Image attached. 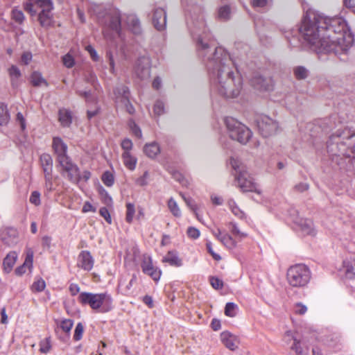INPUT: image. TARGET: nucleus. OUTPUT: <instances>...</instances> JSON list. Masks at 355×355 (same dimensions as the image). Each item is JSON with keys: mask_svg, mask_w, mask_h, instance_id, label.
Returning a JSON list of instances; mask_svg holds the SVG:
<instances>
[{"mask_svg": "<svg viewBox=\"0 0 355 355\" xmlns=\"http://www.w3.org/2000/svg\"><path fill=\"white\" fill-rule=\"evenodd\" d=\"M193 40L196 42L198 55L207 68L212 91L226 98L239 96L242 89V78L239 74L234 62L222 47H216L209 41V35L205 31L203 16L191 17L187 21Z\"/></svg>", "mask_w": 355, "mask_h": 355, "instance_id": "1", "label": "nucleus"}, {"mask_svg": "<svg viewBox=\"0 0 355 355\" xmlns=\"http://www.w3.org/2000/svg\"><path fill=\"white\" fill-rule=\"evenodd\" d=\"M304 40L316 53H345L354 37L346 21L340 17L314 16L305 18L300 28Z\"/></svg>", "mask_w": 355, "mask_h": 355, "instance_id": "2", "label": "nucleus"}, {"mask_svg": "<svg viewBox=\"0 0 355 355\" xmlns=\"http://www.w3.org/2000/svg\"><path fill=\"white\" fill-rule=\"evenodd\" d=\"M54 6L52 0H27L24 9L31 16H37L40 25L49 29L54 26Z\"/></svg>", "mask_w": 355, "mask_h": 355, "instance_id": "3", "label": "nucleus"}, {"mask_svg": "<svg viewBox=\"0 0 355 355\" xmlns=\"http://www.w3.org/2000/svg\"><path fill=\"white\" fill-rule=\"evenodd\" d=\"M99 24L103 27V33L107 40L114 36L121 35V15L119 9L112 8L106 11L103 17H98Z\"/></svg>", "mask_w": 355, "mask_h": 355, "instance_id": "4", "label": "nucleus"}, {"mask_svg": "<svg viewBox=\"0 0 355 355\" xmlns=\"http://www.w3.org/2000/svg\"><path fill=\"white\" fill-rule=\"evenodd\" d=\"M78 300L83 304L89 305L92 309H101V312H107L112 309V298L107 293L83 292L79 295Z\"/></svg>", "mask_w": 355, "mask_h": 355, "instance_id": "5", "label": "nucleus"}, {"mask_svg": "<svg viewBox=\"0 0 355 355\" xmlns=\"http://www.w3.org/2000/svg\"><path fill=\"white\" fill-rule=\"evenodd\" d=\"M230 164L235 171V180L241 190L243 192L256 191V185L241 162L238 159L232 157Z\"/></svg>", "mask_w": 355, "mask_h": 355, "instance_id": "6", "label": "nucleus"}, {"mask_svg": "<svg viewBox=\"0 0 355 355\" xmlns=\"http://www.w3.org/2000/svg\"><path fill=\"white\" fill-rule=\"evenodd\" d=\"M286 278L290 286L302 288L309 282L311 271L304 264H295L288 269Z\"/></svg>", "mask_w": 355, "mask_h": 355, "instance_id": "7", "label": "nucleus"}, {"mask_svg": "<svg viewBox=\"0 0 355 355\" xmlns=\"http://www.w3.org/2000/svg\"><path fill=\"white\" fill-rule=\"evenodd\" d=\"M225 123L231 139L245 144L251 138V130L234 118L226 117L225 119Z\"/></svg>", "mask_w": 355, "mask_h": 355, "instance_id": "8", "label": "nucleus"}, {"mask_svg": "<svg viewBox=\"0 0 355 355\" xmlns=\"http://www.w3.org/2000/svg\"><path fill=\"white\" fill-rule=\"evenodd\" d=\"M259 133L263 137H268L276 133L278 129L277 121L266 115H261L256 119Z\"/></svg>", "mask_w": 355, "mask_h": 355, "instance_id": "9", "label": "nucleus"}, {"mask_svg": "<svg viewBox=\"0 0 355 355\" xmlns=\"http://www.w3.org/2000/svg\"><path fill=\"white\" fill-rule=\"evenodd\" d=\"M342 132L338 130L336 134H333L330 136L329 141L327 144V152L330 156L334 157L338 159L341 155L344 154L345 150V146L343 141H341Z\"/></svg>", "mask_w": 355, "mask_h": 355, "instance_id": "10", "label": "nucleus"}, {"mask_svg": "<svg viewBox=\"0 0 355 355\" xmlns=\"http://www.w3.org/2000/svg\"><path fill=\"white\" fill-rule=\"evenodd\" d=\"M151 62L148 55L144 54L139 56L135 61L133 71L135 76L141 79H148L150 75Z\"/></svg>", "mask_w": 355, "mask_h": 355, "instance_id": "11", "label": "nucleus"}, {"mask_svg": "<svg viewBox=\"0 0 355 355\" xmlns=\"http://www.w3.org/2000/svg\"><path fill=\"white\" fill-rule=\"evenodd\" d=\"M62 169V175L67 174L68 180L73 183H78L80 180V172L78 166L73 163L69 157L58 162Z\"/></svg>", "mask_w": 355, "mask_h": 355, "instance_id": "12", "label": "nucleus"}, {"mask_svg": "<svg viewBox=\"0 0 355 355\" xmlns=\"http://www.w3.org/2000/svg\"><path fill=\"white\" fill-rule=\"evenodd\" d=\"M289 214L292 216L293 221L298 225L304 234L311 236L315 234L313 223L311 220L300 218L297 210L295 208H291L289 210Z\"/></svg>", "mask_w": 355, "mask_h": 355, "instance_id": "13", "label": "nucleus"}, {"mask_svg": "<svg viewBox=\"0 0 355 355\" xmlns=\"http://www.w3.org/2000/svg\"><path fill=\"white\" fill-rule=\"evenodd\" d=\"M251 85L260 91H270L272 89L273 81L271 78L266 77L259 72L254 73L250 79Z\"/></svg>", "mask_w": 355, "mask_h": 355, "instance_id": "14", "label": "nucleus"}, {"mask_svg": "<svg viewBox=\"0 0 355 355\" xmlns=\"http://www.w3.org/2000/svg\"><path fill=\"white\" fill-rule=\"evenodd\" d=\"M0 240L7 247H13L18 243V232L15 228L6 227L1 230Z\"/></svg>", "mask_w": 355, "mask_h": 355, "instance_id": "15", "label": "nucleus"}, {"mask_svg": "<svg viewBox=\"0 0 355 355\" xmlns=\"http://www.w3.org/2000/svg\"><path fill=\"white\" fill-rule=\"evenodd\" d=\"M152 21L157 31H164L166 26V12L162 8H157L153 13Z\"/></svg>", "mask_w": 355, "mask_h": 355, "instance_id": "16", "label": "nucleus"}, {"mask_svg": "<svg viewBox=\"0 0 355 355\" xmlns=\"http://www.w3.org/2000/svg\"><path fill=\"white\" fill-rule=\"evenodd\" d=\"M144 273L150 276L153 280L158 281L161 276V271L154 267L150 257H144L141 265Z\"/></svg>", "mask_w": 355, "mask_h": 355, "instance_id": "17", "label": "nucleus"}, {"mask_svg": "<svg viewBox=\"0 0 355 355\" xmlns=\"http://www.w3.org/2000/svg\"><path fill=\"white\" fill-rule=\"evenodd\" d=\"M53 149L57 155L56 159L58 162L68 157L67 154V145L60 137H54L52 144Z\"/></svg>", "mask_w": 355, "mask_h": 355, "instance_id": "18", "label": "nucleus"}, {"mask_svg": "<svg viewBox=\"0 0 355 355\" xmlns=\"http://www.w3.org/2000/svg\"><path fill=\"white\" fill-rule=\"evenodd\" d=\"M94 259L89 251H82L78 257V266L82 269L89 271L94 266Z\"/></svg>", "mask_w": 355, "mask_h": 355, "instance_id": "19", "label": "nucleus"}, {"mask_svg": "<svg viewBox=\"0 0 355 355\" xmlns=\"http://www.w3.org/2000/svg\"><path fill=\"white\" fill-rule=\"evenodd\" d=\"M33 251L31 248H28L26 252V259L24 263L15 269V274L18 276H21L26 272L27 269L30 270L33 267Z\"/></svg>", "mask_w": 355, "mask_h": 355, "instance_id": "20", "label": "nucleus"}, {"mask_svg": "<svg viewBox=\"0 0 355 355\" xmlns=\"http://www.w3.org/2000/svg\"><path fill=\"white\" fill-rule=\"evenodd\" d=\"M223 344L229 349L234 351L238 348L239 341L237 338L228 331H223L220 334Z\"/></svg>", "mask_w": 355, "mask_h": 355, "instance_id": "21", "label": "nucleus"}, {"mask_svg": "<svg viewBox=\"0 0 355 355\" xmlns=\"http://www.w3.org/2000/svg\"><path fill=\"white\" fill-rule=\"evenodd\" d=\"M11 86L13 89H17L21 84V73L15 65H12L8 69Z\"/></svg>", "mask_w": 355, "mask_h": 355, "instance_id": "22", "label": "nucleus"}, {"mask_svg": "<svg viewBox=\"0 0 355 355\" xmlns=\"http://www.w3.org/2000/svg\"><path fill=\"white\" fill-rule=\"evenodd\" d=\"M58 120L62 127H69L72 123V113L69 110L61 108L58 111Z\"/></svg>", "mask_w": 355, "mask_h": 355, "instance_id": "23", "label": "nucleus"}, {"mask_svg": "<svg viewBox=\"0 0 355 355\" xmlns=\"http://www.w3.org/2000/svg\"><path fill=\"white\" fill-rule=\"evenodd\" d=\"M114 95L116 103L123 102V98H130V90L127 86L119 85L114 89Z\"/></svg>", "mask_w": 355, "mask_h": 355, "instance_id": "24", "label": "nucleus"}, {"mask_svg": "<svg viewBox=\"0 0 355 355\" xmlns=\"http://www.w3.org/2000/svg\"><path fill=\"white\" fill-rule=\"evenodd\" d=\"M17 259V254L14 251L10 252L4 258L3 261V270L6 273H9L12 270Z\"/></svg>", "mask_w": 355, "mask_h": 355, "instance_id": "25", "label": "nucleus"}, {"mask_svg": "<svg viewBox=\"0 0 355 355\" xmlns=\"http://www.w3.org/2000/svg\"><path fill=\"white\" fill-rule=\"evenodd\" d=\"M128 28L134 33L139 34L140 33V23L137 16L129 15L126 17L125 21Z\"/></svg>", "mask_w": 355, "mask_h": 355, "instance_id": "26", "label": "nucleus"}, {"mask_svg": "<svg viewBox=\"0 0 355 355\" xmlns=\"http://www.w3.org/2000/svg\"><path fill=\"white\" fill-rule=\"evenodd\" d=\"M40 162L44 174L52 173L53 159L50 155L42 154L40 156Z\"/></svg>", "mask_w": 355, "mask_h": 355, "instance_id": "27", "label": "nucleus"}, {"mask_svg": "<svg viewBox=\"0 0 355 355\" xmlns=\"http://www.w3.org/2000/svg\"><path fill=\"white\" fill-rule=\"evenodd\" d=\"M163 262L168 263L172 266L180 267L182 265V260L178 257L174 252H168L165 257H163Z\"/></svg>", "mask_w": 355, "mask_h": 355, "instance_id": "28", "label": "nucleus"}, {"mask_svg": "<svg viewBox=\"0 0 355 355\" xmlns=\"http://www.w3.org/2000/svg\"><path fill=\"white\" fill-rule=\"evenodd\" d=\"M144 152L148 157L154 158L160 152L159 146L156 142L146 144L144 148Z\"/></svg>", "mask_w": 355, "mask_h": 355, "instance_id": "29", "label": "nucleus"}, {"mask_svg": "<svg viewBox=\"0 0 355 355\" xmlns=\"http://www.w3.org/2000/svg\"><path fill=\"white\" fill-rule=\"evenodd\" d=\"M123 164L129 170H135L137 164V158L133 157L130 152H123L122 154Z\"/></svg>", "mask_w": 355, "mask_h": 355, "instance_id": "30", "label": "nucleus"}, {"mask_svg": "<svg viewBox=\"0 0 355 355\" xmlns=\"http://www.w3.org/2000/svg\"><path fill=\"white\" fill-rule=\"evenodd\" d=\"M345 275L349 279L355 278V259L345 261Z\"/></svg>", "mask_w": 355, "mask_h": 355, "instance_id": "31", "label": "nucleus"}, {"mask_svg": "<svg viewBox=\"0 0 355 355\" xmlns=\"http://www.w3.org/2000/svg\"><path fill=\"white\" fill-rule=\"evenodd\" d=\"M31 82L35 87L41 86L42 84L47 85L46 80L42 77L40 72L34 71L31 76Z\"/></svg>", "mask_w": 355, "mask_h": 355, "instance_id": "32", "label": "nucleus"}, {"mask_svg": "<svg viewBox=\"0 0 355 355\" xmlns=\"http://www.w3.org/2000/svg\"><path fill=\"white\" fill-rule=\"evenodd\" d=\"M284 339H286L287 342L293 340V344L291 346V349L295 351L297 354H302V348L300 346V342L297 341L296 338H294L290 332H286Z\"/></svg>", "mask_w": 355, "mask_h": 355, "instance_id": "33", "label": "nucleus"}, {"mask_svg": "<svg viewBox=\"0 0 355 355\" xmlns=\"http://www.w3.org/2000/svg\"><path fill=\"white\" fill-rule=\"evenodd\" d=\"M295 77L297 80H304L309 76V71L302 66H297L293 69Z\"/></svg>", "mask_w": 355, "mask_h": 355, "instance_id": "34", "label": "nucleus"}, {"mask_svg": "<svg viewBox=\"0 0 355 355\" xmlns=\"http://www.w3.org/2000/svg\"><path fill=\"white\" fill-rule=\"evenodd\" d=\"M219 241L227 248L232 249L236 245V241L230 235L227 234H223Z\"/></svg>", "mask_w": 355, "mask_h": 355, "instance_id": "35", "label": "nucleus"}, {"mask_svg": "<svg viewBox=\"0 0 355 355\" xmlns=\"http://www.w3.org/2000/svg\"><path fill=\"white\" fill-rule=\"evenodd\" d=\"M10 119V115L6 106L0 103V125H6Z\"/></svg>", "mask_w": 355, "mask_h": 355, "instance_id": "36", "label": "nucleus"}, {"mask_svg": "<svg viewBox=\"0 0 355 355\" xmlns=\"http://www.w3.org/2000/svg\"><path fill=\"white\" fill-rule=\"evenodd\" d=\"M168 207L171 212V214L175 217L181 216V211L176 202V201L171 198L168 201Z\"/></svg>", "mask_w": 355, "mask_h": 355, "instance_id": "37", "label": "nucleus"}, {"mask_svg": "<svg viewBox=\"0 0 355 355\" xmlns=\"http://www.w3.org/2000/svg\"><path fill=\"white\" fill-rule=\"evenodd\" d=\"M228 206L231 209L232 212L237 217L241 218L244 216V213L239 209L235 201L230 199L227 202Z\"/></svg>", "mask_w": 355, "mask_h": 355, "instance_id": "38", "label": "nucleus"}, {"mask_svg": "<svg viewBox=\"0 0 355 355\" xmlns=\"http://www.w3.org/2000/svg\"><path fill=\"white\" fill-rule=\"evenodd\" d=\"M101 180L103 184L107 187H112L114 182V178L113 174L108 171H105L103 173Z\"/></svg>", "mask_w": 355, "mask_h": 355, "instance_id": "39", "label": "nucleus"}, {"mask_svg": "<svg viewBox=\"0 0 355 355\" xmlns=\"http://www.w3.org/2000/svg\"><path fill=\"white\" fill-rule=\"evenodd\" d=\"M51 349V338H46L40 343V351L41 353L47 354Z\"/></svg>", "mask_w": 355, "mask_h": 355, "instance_id": "40", "label": "nucleus"}, {"mask_svg": "<svg viewBox=\"0 0 355 355\" xmlns=\"http://www.w3.org/2000/svg\"><path fill=\"white\" fill-rule=\"evenodd\" d=\"M231 14L230 8L228 6H224L218 10V17L220 19L226 21L230 19Z\"/></svg>", "mask_w": 355, "mask_h": 355, "instance_id": "41", "label": "nucleus"}, {"mask_svg": "<svg viewBox=\"0 0 355 355\" xmlns=\"http://www.w3.org/2000/svg\"><path fill=\"white\" fill-rule=\"evenodd\" d=\"M12 19L19 24H22L25 17L23 12L18 9H13L11 13Z\"/></svg>", "mask_w": 355, "mask_h": 355, "instance_id": "42", "label": "nucleus"}, {"mask_svg": "<svg viewBox=\"0 0 355 355\" xmlns=\"http://www.w3.org/2000/svg\"><path fill=\"white\" fill-rule=\"evenodd\" d=\"M135 213V206L132 203L126 204V216L125 220L128 223H131L133 220V216Z\"/></svg>", "mask_w": 355, "mask_h": 355, "instance_id": "43", "label": "nucleus"}, {"mask_svg": "<svg viewBox=\"0 0 355 355\" xmlns=\"http://www.w3.org/2000/svg\"><path fill=\"white\" fill-rule=\"evenodd\" d=\"M45 287L46 284L44 280L42 278H39L33 282L31 289L33 292H41L45 288Z\"/></svg>", "mask_w": 355, "mask_h": 355, "instance_id": "44", "label": "nucleus"}, {"mask_svg": "<svg viewBox=\"0 0 355 355\" xmlns=\"http://www.w3.org/2000/svg\"><path fill=\"white\" fill-rule=\"evenodd\" d=\"M229 225L232 234L236 237H239V239L245 238L248 236L246 233L241 232L235 223H230Z\"/></svg>", "mask_w": 355, "mask_h": 355, "instance_id": "45", "label": "nucleus"}, {"mask_svg": "<svg viewBox=\"0 0 355 355\" xmlns=\"http://www.w3.org/2000/svg\"><path fill=\"white\" fill-rule=\"evenodd\" d=\"M236 304L233 302H227L225 307V314L228 317H234L236 315Z\"/></svg>", "mask_w": 355, "mask_h": 355, "instance_id": "46", "label": "nucleus"}, {"mask_svg": "<svg viewBox=\"0 0 355 355\" xmlns=\"http://www.w3.org/2000/svg\"><path fill=\"white\" fill-rule=\"evenodd\" d=\"M128 125L132 131V134H134L137 137L141 138L142 136L141 130L139 127L135 123L133 119H130L128 121Z\"/></svg>", "mask_w": 355, "mask_h": 355, "instance_id": "47", "label": "nucleus"}, {"mask_svg": "<svg viewBox=\"0 0 355 355\" xmlns=\"http://www.w3.org/2000/svg\"><path fill=\"white\" fill-rule=\"evenodd\" d=\"M73 325V320L70 319H65L61 321L60 327L62 329V330L67 334H69L72 327Z\"/></svg>", "mask_w": 355, "mask_h": 355, "instance_id": "48", "label": "nucleus"}, {"mask_svg": "<svg viewBox=\"0 0 355 355\" xmlns=\"http://www.w3.org/2000/svg\"><path fill=\"white\" fill-rule=\"evenodd\" d=\"M83 331L84 326L81 322L78 323L75 328L73 339L76 341L80 340L83 337Z\"/></svg>", "mask_w": 355, "mask_h": 355, "instance_id": "49", "label": "nucleus"}, {"mask_svg": "<svg viewBox=\"0 0 355 355\" xmlns=\"http://www.w3.org/2000/svg\"><path fill=\"white\" fill-rule=\"evenodd\" d=\"M121 104L125 107L126 112L130 114H134L135 109L132 104L130 101L129 98H123V102Z\"/></svg>", "mask_w": 355, "mask_h": 355, "instance_id": "50", "label": "nucleus"}, {"mask_svg": "<svg viewBox=\"0 0 355 355\" xmlns=\"http://www.w3.org/2000/svg\"><path fill=\"white\" fill-rule=\"evenodd\" d=\"M153 110H154L155 114H156L157 116H160L161 114H162L164 112V103L160 100L157 101L154 105Z\"/></svg>", "mask_w": 355, "mask_h": 355, "instance_id": "51", "label": "nucleus"}, {"mask_svg": "<svg viewBox=\"0 0 355 355\" xmlns=\"http://www.w3.org/2000/svg\"><path fill=\"white\" fill-rule=\"evenodd\" d=\"M63 64L67 68H71L74 65V59L69 53L64 55L62 57Z\"/></svg>", "mask_w": 355, "mask_h": 355, "instance_id": "52", "label": "nucleus"}, {"mask_svg": "<svg viewBox=\"0 0 355 355\" xmlns=\"http://www.w3.org/2000/svg\"><path fill=\"white\" fill-rule=\"evenodd\" d=\"M209 281L211 286L215 289H221L223 286V281L218 277H211Z\"/></svg>", "mask_w": 355, "mask_h": 355, "instance_id": "53", "label": "nucleus"}, {"mask_svg": "<svg viewBox=\"0 0 355 355\" xmlns=\"http://www.w3.org/2000/svg\"><path fill=\"white\" fill-rule=\"evenodd\" d=\"M187 236L192 239H196L200 235L199 230L193 227H189L187 229Z\"/></svg>", "mask_w": 355, "mask_h": 355, "instance_id": "54", "label": "nucleus"}, {"mask_svg": "<svg viewBox=\"0 0 355 355\" xmlns=\"http://www.w3.org/2000/svg\"><path fill=\"white\" fill-rule=\"evenodd\" d=\"M29 201L35 206L40 205V193L37 191H33L30 196Z\"/></svg>", "mask_w": 355, "mask_h": 355, "instance_id": "55", "label": "nucleus"}, {"mask_svg": "<svg viewBox=\"0 0 355 355\" xmlns=\"http://www.w3.org/2000/svg\"><path fill=\"white\" fill-rule=\"evenodd\" d=\"M294 311L296 314L304 315L307 311V307L302 303L298 302L294 306Z\"/></svg>", "mask_w": 355, "mask_h": 355, "instance_id": "56", "label": "nucleus"}, {"mask_svg": "<svg viewBox=\"0 0 355 355\" xmlns=\"http://www.w3.org/2000/svg\"><path fill=\"white\" fill-rule=\"evenodd\" d=\"M270 0H252V6L254 8H266Z\"/></svg>", "mask_w": 355, "mask_h": 355, "instance_id": "57", "label": "nucleus"}, {"mask_svg": "<svg viewBox=\"0 0 355 355\" xmlns=\"http://www.w3.org/2000/svg\"><path fill=\"white\" fill-rule=\"evenodd\" d=\"M45 178V187L49 191H53V184L52 181V173L44 174Z\"/></svg>", "mask_w": 355, "mask_h": 355, "instance_id": "58", "label": "nucleus"}, {"mask_svg": "<svg viewBox=\"0 0 355 355\" xmlns=\"http://www.w3.org/2000/svg\"><path fill=\"white\" fill-rule=\"evenodd\" d=\"M100 215L109 223H112V218L108 209L106 207H101L99 210Z\"/></svg>", "mask_w": 355, "mask_h": 355, "instance_id": "59", "label": "nucleus"}, {"mask_svg": "<svg viewBox=\"0 0 355 355\" xmlns=\"http://www.w3.org/2000/svg\"><path fill=\"white\" fill-rule=\"evenodd\" d=\"M132 142L130 139H124L121 144V148L124 150L123 152H130L132 148Z\"/></svg>", "mask_w": 355, "mask_h": 355, "instance_id": "60", "label": "nucleus"}, {"mask_svg": "<svg viewBox=\"0 0 355 355\" xmlns=\"http://www.w3.org/2000/svg\"><path fill=\"white\" fill-rule=\"evenodd\" d=\"M206 248H207L208 252L212 256V257L215 260H216V261L220 260V259H221L220 256L214 252L213 248H212V243L210 241L207 242Z\"/></svg>", "mask_w": 355, "mask_h": 355, "instance_id": "61", "label": "nucleus"}, {"mask_svg": "<svg viewBox=\"0 0 355 355\" xmlns=\"http://www.w3.org/2000/svg\"><path fill=\"white\" fill-rule=\"evenodd\" d=\"M86 50L89 53L91 58L94 61H98L99 59V57L98 55V53L90 45L86 46Z\"/></svg>", "mask_w": 355, "mask_h": 355, "instance_id": "62", "label": "nucleus"}, {"mask_svg": "<svg viewBox=\"0 0 355 355\" xmlns=\"http://www.w3.org/2000/svg\"><path fill=\"white\" fill-rule=\"evenodd\" d=\"M148 172L145 171L142 176L138 178L136 180V184L139 186H141V187L146 185L147 184L146 179L148 178Z\"/></svg>", "mask_w": 355, "mask_h": 355, "instance_id": "63", "label": "nucleus"}, {"mask_svg": "<svg viewBox=\"0 0 355 355\" xmlns=\"http://www.w3.org/2000/svg\"><path fill=\"white\" fill-rule=\"evenodd\" d=\"M32 53L31 52H24L21 57V61L24 64H28L32 60Z\"/></svg>", "mask_w": 355, "mask_h": 355, "instance_id": "64", "label": "nucleus"}]
</instances>
